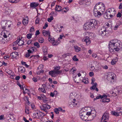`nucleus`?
<instances>
[{"instance_id":"nucleus-31","label":"nucleus","mask_w":122,"mask_h":122,"mask_svg":"<svg viewBox=\"0 0 122 122\" xmlns=\"http://www.w3.org/2000/svg\"><path fill=\"white\" fill-rule=\"evenodd\" d=\"M59 43L57 42V41L54 40L52 42V44L54 46H57Z\"/></svg>"},{"instance_id":"nucleus-62","label":"nucleus","mask_w":122,"mask_h":122,"mask_svg":"<svg viewBox=\"0 0 122 122\" xmlns=\"http://www.w3.org/2000/svg\"><path fill=\"white\" fill-rule=\"evenodd\" d=\"M32 80L35 82H36L37 81V79L35 77H34L32 78Z\"/></svg>"},{"instance_id":"nucleus-4","label":"nucleus","mask_w":122,"mask_h":122,"mask_svg":"<svg viewBox=\"0 0 122 122\" xmlns=\"http://www.w3.org/2000/svg\"><path fill=\"white\" fill-rule=\"evenodd\" d=\"M120 41L117 40H112L110 42L108 47H122V45L120 44Z\"/></svg>"},{"instance_id":"nucleus-42","label":"nucleus","mask_w":122,"mask_h":122,"mask_svg":"<svg viewBox=\"0 0 122 122\" xmlns=\"http://www.w3.org/2000/svg\"><path fill=\"white\" fill-rule=\"evenodd\" d=\"M73 61H77L78 60V59L76 58V55H75L72 58Z\"/></svg>"},{"instance_id":"nucleus-59","label":"nucleus","mask_w":122,"mask_h":122,"mask_svg":"<svg viewBox=\"0 0 122 122\" xmlns=\"http://www.w3.org/2000/svg\"><path fill=\"white\" fill-rule=\"evenodd\" d=\"M40 34V32L39 30H36V32L35 35L36 36H37Z\"/></svg>"},{"instance_id":"nucleus-47","label":"nucleus","mask_w":122,"mask_h":122,"mask_svg":"<svg viewBox=\"0 0 122 122\" xmlns=\"http://www.w3.org/2000/svg\"><path fill=\"white\" fill-rule=\"evenodd\" d=\"M87 118L88 117H87V116H84V117H81V119L83 120L86 121L87 120Z\"/></svg>"},{"instance_id":"nucleus-17","label":"nucleus","mask_w":122,"mask_h":122,"mask_svg":"<svg viewBox=\"0 0 122 122\" xmlns=\"http://www.w3.org/2000/svg\"><path fill=\"white\" fill-rule=\"evenodd\" d=\"M39 5V4L37 3L33 2L30 3V6L31 8H35Z\"/></svg>"},{"instance_id":"nucleus-12","label":"nucleus","mask_w":122,"mask_h":122,"mask_svg":"<svg viewBox=\"0 0 122 122\" xmlns=\"http://www.w3.org/2000/svg\"><path fill=\"white\" fill-rule=\"evenodd\" d=\"M99 95V96H97L96 98L94 99V101L96 100L97 99H98L100 98L102 99L103 98H106L107 97V95H103L102 96L101 95Z\"/></svg>"},{"instance_id":"nucleus-61","label":"nucleus","mask_w":122,"mask_h":122,"mask_svg":"<svg viewBox=\"0 0 122 122\" xmlns=\"http://www.w3.org/2000/svg\"><path fill=\"white\" fill-rule=\"evenodd\" d=\"M44 102H47L48 100H47V98L46 97L45 98L43 99Z\"/></svg>"},{"instance_id":"nucleus-60","label":"nucleus","mask_w":122,"mask_h":122,"mask_svg":"<svg viewBox=\"0 0 122 122\" xmlns=\"http://www.w3.org/2000/svg\"><path fill=\"white\" fill-rule=\"evenodd\" d=\"M20 77L19 76H16L15 77V79L17 81L18 80H19L20 78Z\"/></svg>"},{"instance_id":"nucleus-27","label":"nucleus","mask_w":122,"mask_h":122,"mask_svg":"<svg viewBox=\"0 0 122 122\" xmlns=\"http://www.w3.org/2000/svg\"><path fill=\"white\" fill-rule=\"evenodd\" d=\"M111 113L112 115L116 116H119V113H118L117 112L114 111H112L111 112Z\"/></svg>"},{"instance_id":"nucleus-49","label":"nucleus","mask_w":122,"mask_h":122,"mask_svg":"<svg viewBox=\"0 0 122 122\" xmlns=\"http://www.w3.org/2000/svg\"><path fill=\"white\" fill-rule=\"evenodd\" d=\"M122 14L120 12H119L118 13L117 15V17L120 18L121 17Z\"/></svg>"},{"instance_id":"nucleus-52","label":"nucleus","mask_w":122,"mask_h":122,"mask_svg":"<svg viewBox=\"0 0 122 122\" xmlns=\"http://www.w3.org/2000/svg\"><path fill=\"white\" fill-rule=\"evenodd\" d=\"M17 85L20 87V89H23V90L24 91V88L22 87L21 85L19 83H17Z\"/></svg>"},{"instance_id":"nucleus-19","label":"nucleus","mask_w":122,"mask_h":122,"mask_svg":"<svg viewBox=\"0 0 122 122\" xmlns=\"http://www.w3.org/2000/svg\"><path fill=\"white\" fill-rule=\"evenodd\" d=\"M122 24L121 22L120 21H119L117 23L116 25L114 27V30H116L117 28L119 27L120 25Z\"/></svg>"},{"instance_id":"nucleus-38","label":"nucleus","mask_w":122,"mask_h":122,"mask_svg":"<svg viewBox=\"0 0 122 122\" xmlns=\"http://www.w3.org/2000/svg\"><path fill=\"white\" fill-rule=\"evenodd\" d=\"M34 46H36L38 48H39L40 47L39 44L37 42H36L35 43H34Z\"/></svg>"},{"instance_id":"nucleus-23","label":"nucleus","mask_w":122,"mask_h":122,"mask_svg":"<svg viewBox=\"0 0 122 122\" xmlns=\"http://www.w3.org/2000/svg\"><path fill=\"white\" fill-rule=\"evenodd\" d=\"M61 7L59 5H56L55 8L56 10L57 11H61L62 9H61Z\"/></svg>"},{"instance_id":"nucleus-2","label":"nucleus","mask_w":122,"mask_h":122,"mask_svg":"<svg viewBox=\"0 0 122 122\" xmlns=\"http://www.w3.org/2000/svg\"><path fill=\"white\" fill-rule=\"evenodd\" d=\"M97 24V21L92 19L91 20L90 22H87L84 24L83 28L86 30L90 29L92 28H95Z\"/></svg>"},{"instance_id":"nucleus-39","label":"nucleus","mask_w":122,"mask_h":122,"mask_svg":"<svg viewBox=\"0 0 122 122\" xmlns=\"http://www.w3.org/2000/svg\"><path fill=\"white\" fill-rule=\"evenodd\" d=\"M93 112V111H92L91 112H86V116H90V117L91 115V114Z\"/></svg>"},{"instance_id":"nucleus-6","label":"nucleus","mask_w":122,"mask_h":122,"mask_svg":"<svg viewBox=\"0 0 122 122\" xmlns=\"http://www.w3.org/2000/svg\"><path fill=\"white\" fill-rule=\"evenodd\" d=\"M109 118L108 113L106 112L102 116L101 119L102 122H107Z\"/></svg>"},{"instance_id":"nucleus-35","label":"nucleus","mask_w":122,"mask_h":122,"mask_svg":"<svg viewBox=\"0 0 122 122\" xmlns=\"http://www.w3.org/2000/svg\"><path fill=\"white\" fill-rule=\"evenodd\" d=\"M55 70V73L56 74H61L62 72V70L59 71V70Z\"/></svg>"},{"instance_id":"nucleus-1","label":"nucleus","mask_w":122,"mask_h":122,"mask_svg":"<svg viewBox=\"0 0 122 122\" xmlns=\"http://www.w3.org/2000/svg\"><path fill=\"white\" fill-rule=\"evenodd\" d=\"M104 5L102 3L97 4L95 6L93 10L94 15L96 17H99L101 15L100 11L103 12L105 10Z\"/></svg>"},{"instance_id":"nucleus-54","label":"nucleus","mask_w":122,"mask_h":122,"mask_svg":"<svg viewBox=\"0 0 122 122\" xmlns=\"http://www.w3.org/2000/svg\"><path fill=\"white\" fill-rule=\"evenodd\" d=\"M29 90L28 89H27L26 88H25V90H24V93L25 94L26 93H28Z\"/></svg>"},{"instance_id":"nucleus-11","label":"nucleus","mask_w":122,"mask_h":122,"mask_svg":"<svg viewBox=\"0 0 122 122\" xmlns=\"http://www.w3.org/2000/svg\"><path fill=\"white\" fill-rule=\"evenodd\" d=\"M5 11L4 14L5 15H8L11 12V10L9 9L8 8L5 7Z\"/></svg>"},{"instance_id":"nucleus-25","label":"nucleus","mask_w":122,"mask_h":122,"mask_svg":"<svg viewBox=\"0 0 122 122\" xmlns=\"http://www.w3.org/2000/svg\"><path fill=\"white\" fill-rule=\"evenodd\" d=\"M97 83L96 82H95L94 83V84L90 88V89L92 90H94L95 89V88L96 87H97Z\"/></svg>"},{"instance_id":"nucleus-29","label":"nucleus","mask_w":122,"mask_h":122,"mask_svg":"<svg viewBox=\"0 0 122 122\" xmlns=\"http://www.w3.org/2000/svg\"><path fill=\"white\" fill-rule=\"evenodd\" d=\"M22 23L24 25H26L28 23V20H26L25 19H24L23 20Z\"/></svg>"},{"instance_id":"nucleus-48","label":"nucleus","mask_w":122,"mask_h":122,"mask_svg":"<svg viewBox=\"0 0 122 122\" xmlns=\"http://www.w3.org/2000/svg\"><path fill=\"white\" fill-rule=\"evenodd\" d=\"M43 52L44 55H46L47 53V49H43Z\"/></svg>"},{"instance_id":"nucleus-55","label":"nucleus","mask_w":122,"mask_h":122,"mask_svg":"<svg viewBox=\"0 0 122 122\" xmlns=\"http://www.w3.org/2000/svg\"><path fill=\"white\" fill-rule=\"evenodd\" d=\"M34 27L32 26L31 27L30 29V32H32L34 30Z\"/></svg>"},{"instance_id":"nucleus-36","label":"nucleus","mask_w":122,"mask_h":122,"mask_svg":"<svg viewBox=\"0 0 122 122\" xmlns=\"http://www.w3.org/2000/svg\"><path fill=\"white\" fill-rule=\"evenodd\" d=\"M112 23V21H108L107 23H106V24L108 27H110V26H111Z\"/></svg>"},{"instance_id":"nucleus-26","label":"nucleus","mask_w":122,"mask_h":122,"mask_svg":"<svg viewBox=\"0 0 122 122\" xmlns=\"http://www.w3.org/2000/svg\"><path fill=\"white\" fill-rule=\"evenodd\" d=\"M24 44L23 41L21 40H19L17 42V44L18 45L21 46L23 45Z\"/></svg>"},{"instance_id":"nucleus-24","label":"nucleus","mask_w":122,"mask_h":122,"mask_svg":"<svg viewBox=\"0 0 122 122\" xmlns=\"http://www.w3.org/2000/svg\"><path fill=\"white\" fill-rule=\"evenodd\" d=\"M81 81L82 82H84L85 84H87L88 83V79L85 78H83V79L81 80Z\"/></svg>"},{"instance_id":"nucleus-44","label":"nucleus","mask_w":122,"mask_h":122,"mask_svg":"<svg viewBox=\"0 0 122 122\" xmlns=\"http://www.w3.org/2000/svg\"><path fill=\"white\" fill-rule=\"evenodd\" d=\"M117 61H116V59L112 60L111 62V64L112 65H114L116 63Z\"/></svg>"},{"instance_id":"nucleus-33","label":"nucleus","mask_w":122,"mask_h":122,"mask_svg":"<svg viewBox=\"0 0 122 122\" xmlns=\"http://www.w3.org/2000/svg\"><path fill=\"white\" fill-rule=\"evenodd\" d=\"M39 90L40 91H41L43 93H45L46 92V91L45 90V89L44 88H39Z\"/></svg>"},{"instance_id":"nucleus-56","label":"nucleus","mask_w":122,"mask_h":122,"mask_svg":"<svg viewBox=\"0 0 122 122\" xmlns=\"http://www.w3.org/2000/svg\"><path fill=\"white\" fill-rule=\"evenodd\" d=\"M110 93L111 94H113V96H116L117 95V94H116V93H114L113 92H110Z\"/></svg>"},{"instance_id":"nucleus-46","label":"nucleus","mask_w":122,"mask_h":122,"mask_svg":"<svg viewBox=\"0 0 122 122\" xmlns=\"http://www.w3.org/2000/svg\"><path fill=\"white\" fill-rule=\"evenodd\" d=\"M54 112L56 114H59V111L58 110L57 108H55L54 109Z\"/></svg>"},{"instance_id":"nucleus-51","label":"nucleus","mask_w":122,"mask_h":122,"mask_svg":"<svg viewBox=\"0 0 122 122\" xmlns=\"http://www.w3.org/2000/svg\"><path fill=\"white\" fill-rule=\"evenodd\" d=\"M40 20V19L39 18H37L35 21L36 24H37L39 23Z\"/></svg>"},{"instance_id":"nucleus-30","label":"nucleus","mask_w":122,"mask_h":122,"mask_svg":"<svg viewBox=\"0 0 122 122\" xmlns=\"http://www.w3.org/2000/svg\"><path fill=\"white\" fill-rule=\"evenodd\" d=\"M5 39L2 37L0 36V43H4Z\"/></svg>"},{"instance_id":"nucleus-13","label":"nucleus","mask_w":122,"mask_h":122,"mask_svg":"<svg viewBox=\"0 0 122 122\" xmlns=\"http://www.w3.org/2000/svg\"><path fill=\"white\" fill-rule=\"evenodd\" d=\"M46 105L45 104H44L41 106H40V108L41 110H43L46 113H48V112L47 110L46 109Z\"/></svg>"},{"instance_id":"nucleus-32","label":"nucleus","mask_w":122,"mask_h":122,"mask_svg":"<svg viewBox=\"0 0 122 122\" xmlns=\"http://www.w3.org/2000/svg\"><path fill=\"white\" fill-rule=\"evenodd\" d=\"M117 112L119 113V116L121 115H122V108H120Z\"/></svg>"},{"instance_id":"nucleus-40","label":"nucleus","mask_w":122,"mask_h":122,"mask_svg":"<svg viewBox=\"0 0 122 122\" xmlns=\"http://www.w3.org/2000/svg\"><path fill=\"white\" fill-rule=\"evenodd\" d=\"M54 18L52 16H51L50 18H48L47 20L49 22H50Z\"/></svg>"},{"instance_id":"nucleus-9","label":"nucleus","mask_w":122,"mask_h":122,"mask_svg":"<svg viewBox=\"0 0 122 122\" xmlns=\"http://www.w3.org/2000/svg\"><path fill=\"white\" fill-rule=\"evenodd\" d=\"M10 34L6 30H4L1 32V34L4 38H6L7 37H9L8 35Z\"/></svg>"},{"instance_id":"nucleus-34","label":"nucleus","mask_w":122,"mask_h":122,"mask_svg":"<svg viewBox=\"0 0 122 122\" xmlns=\"http://www.w3.org/2000/svg\"><path fill=\"white\" fill-rule=\"evenodd\" d=\"M48 40L49 41H53V42L55 40L54 38H52L51 36L50 35H49L48 36Z\"/></svg>"},{"instance_id":"nucleus-43","label":"nucleus","mask_w":122,"mask_h":122,"mask_svg":"<svg viewBox=\"0 0 122 122\" xmlns=\"http://www.w3.org/2000/svg\"><path fill=\"white\" fill-rule=\"evenodd\" d=\"M39 42L42 43L44 42V39L42 38H39Z\"/></svg>"},{"instance_id":"nucleus-16","label":"nucleus","mask_w":122,"mask_h":122,"mask_svg":"<svg viewBox=\"0 0 122 122\" xmlns=\"http://www.w3.org/2000/svg\"><path fill=\"white\" fill-rule=\"evenodd\" d=\"M55 70H52L50 71L49 72V74L51 75L52 77H55L56 76L55 74Z\"/></svg>"},{"instance_id":"nucleus-18","label":"nucleus","mask_w":122,"mask_h":122,"mask_svg":"<svg viewBox=\"0 0 122 122\" xmlns=\"http://www.w3.org/2000/svg\"><path fill=\"white\" fill-rule=\"evenodd\" d=\"M75 51L77 52H79L81 50V48L78 46H74Z\"/></svg>"},{"instance_id":"nucleus-63","label":"nucleus","mask_w":122,"mask_h":122,"mask_svg":"<svg viewBox=\"0 0 122 122\" xmlns=\"http://www.w3.org/2000/svg\"><path fill=\"white\" fill-rule=\"evenodd\" d=\"M95 68V67L94 66H93L92 65L91 66V67H90V69L92 70H93Z\"/></svg>"},{"instance_id":"nucleus-53","label":"nucleus","mask_w":122,"mask_h":122,"mask_svg":"<svg viewBox=\"0 0 122 122\" xmlns=\"http://www.w3.org/2000/svg\"><path fill=\"white\" fill-rule=\"evenodd\" d=\"M29 109L28 108H26L25 109V113L26 114H29Z\"/></svg>"},{"instance_id":"nucleus-7","label":"nucleus","mask_w":122,"mask_h":122,"mask_svg":"<svg viewBox=\"0 0 122 122\" xmlns=\"http://www.w3.org/2000/svg\"><path fill=\"white\" fill-rule=\"evenodd\" d=\"M106 28L105 27H103L99 30V35H101L102 36H104L106 35Z\"/></svg>"},{"instance_id":"nucleus-20","label":"nucleus","mask_w":122,"mask_h":122,"mask_svg":"<svg viewBox=\"0 0 122 122\" xmlns=\"http://www.w3.org/2000/svg\"><path fill=\"white\" fill-rule=\"evenodd\" d=\"M71 103L73 105V106H75V107H77L78 103L77 101H76V100L75 99H74L73 100V101H72Z\"/></svg>"},{"instance_id":"nucleus-3","label":"nucleus","mask_w":122,"mask_h":122,"mask_svg":"<svg viewBox=\"0 0 122 122\" xmlns=\"http://www.w3.org/2000/svg\"><path fill=\"white\" fill-rule=\"evenodd\" d=\"M116 13V11L113 8H109L104 14V17L106 19H109L113 17Z\"/></svg>"},{"instance_id":"nucleus-41","label":"nucleus","mask_w":122,"mask_h":122,"mask_svg":"<svg viewBox=\"0 0 122 122\" xmlns=\"http://www.w3.org/2000/svg\"><path fill=\"white\" fill-rule=\"evenodd\" d=\"M32 34L31 33H29L27 35V37L28 39H30L32 35Z\"/></svg>"},{"instance_id":"nucleus-10","label":"nucleus","mask_w":122,"mask_h":122,"mask_svg":"<svg viewBox=\"0 0 122 122\" xmlns=\"http://www.w3.org/2000/svg\"><path fill=\"white\" fill-rule=\"evenodd\" d=\"M109 51L111 52L113 51V50H115L116 51H118L120 49L122 48V46H120L119 47H108Z\"/></svg>"},{"instance_id":"nucleus-21","label":"nucleus","mask_w":122,"mask_h":122,"mask_svg":"<svg viewBox=\"0 0 122 122\" xmlns=\"http://www.w3.org/2000/svg\"><path fill=\"white\" fill-rule=\"evenodd\" d=\"M42 33L43 35L45 37L47 36L48 35H50V32L47 31L45 30H44L43 31Z\"/></svg>"},{"instance_id":"nucleus-37","label":"nucleus","mask_w":122,"mask_h":122,"mask_svg":"<svg viewBox=\"0 0 122 122\" xmlns=\"http://www.w3.org/2000/svg\"><path fill=\"white\" fill-rule=\"evenodd\" d=\"M110 101V100L108 98H106L103 99L102 102H108Z\"/></svg>"},{"instance_id":"nucleus-64","label":"nucleus","mask_w":122,"mask_h":122,"mask_svg":"<svg viewBox=\"0 0 122 122\" xmlns=\"http://www.w3.org/2000/svg\"><path fill=\"white\" fill-rule=\"evenodd\" d=\"M25 56V57H28L30 56V55L29 53H28L26 54Z\"/></svg>"},{"instance_id":"nucleus-14","label":"nucleus","mask_w":122,"mask_h":122,"mask_svg":"<svg viewBox=\"0 0 122 122\" xmlns=\"http://www.w3.org/2000/svg\"><path fill=\"white\" fill-rule=\"evenodd\" d=\"M19 72H21V73L24 72L25 71V68L23 66H19L18 68Z\"/></svg>"},{"instance_id":"nucleus-57","label":"nucleus","mask_w":122,"mask_h":122,"mask_svg":"<svg viewBox=\"0 0 122 122\" xmlns=\"http://www.w3.org/2000/svg\"><path fill=\"white\" fill-rule=\"evenodd\" d=\"M89 76H92L94 75V73L93 72H91L89 73Z\"/></svg>"},{"instance_id":"nucleus-8","label":"nucleus","mask_w":122,"mask_h":122,"mask_svg":"<svg viewBox=\"0 0 122 122\" xmlns=\"http://www.w3.org/2000/svg\"><path fill=\"white\" fill-rule=\"evenodd\" d=\"M82 41L83 42H86V44L87 45H89L91 43V41L89 37L86 36L84 38L82 39Z\"/></svg>"},{"instance_id":"nucleus-50","label":"nucleus","mask_w":122,"mask_h":122,"mask_svg":"<svg viewBox=\"0 0 122 122\" xmlns=\"http://www.w3.org/2000/svg\"><path fill=\"white\" fill-rule=\"evenodd\" d=\"M54 68V69L55 70H59L60 69V67L59 66L55 67Z\"/></svg>"},{"instance_id":"nucleus-5","label":"nucleus","mask_w":122,"mask_h":122,"mask_svg":"<svg viewBox=\"0 0 122 122\" xmlns=\"http://www.w3.org/2000/svg\"><path fill=\"white\" fill-rule=\"evenodd\" d=\"M12 24V22L10 21L7 22L6 20H3L1 22L2 28L4 30L6 29L7 30L9 29L10 25Z\"/></svg>"},{"instance_id":"nucleus-22","label":"nucleus","mask_w":122,"mask_h":122,"mask_svg":"<svg viewBox=\"0 0 122 122\" xmlns=\"http://www.w3.org/2000/svg\"><path fill=\"white\" fill-rule=\"evenodd\" d=\"M86 112H83L81 111L79 113V115L80 116V118L81 117H84L86 115Z\"/></svg>"},{"instance_id":"nucleus-15","label":"nucleus","mask_w":122,"mask_h":122,"mask_svg":"<svg viewBox=\"0 0 122 122\" xmlns=\"http://www.w3.org/2000/svg\"><path fill=\"white\" fill-rule=\"evenodd\" d=\"M96 111L95 110H93V112L91 113V116L90 117L91 118V119H90V120H92L94 117H95L96 115Z\"/></svg>"},{"instance_id":"nucleus-28","label":"nucleus","mask_w":122,"mask_h":122,"mask_svg":"<svg viewBox=\"0 0 122 122\" xmlns=\"http://www.w3.org/2000/svg\"><path fill=\"white\" fill-rule=\"evenodd\" d=\"M17 53L16 52H13L10 54V56L13 58H14L16 57V56L17 54Z\"/></svg>"},{"instance_id":"nucleus-45","label":"nucleus","mask_w":122,"mask_h":122,"mask_svg":"<svg viewBox=\"0 0 122 122\" xmlns=\"http://www.w3.org/2000/svg\"><path fill=\"white\" fill-rule=\"evenodd\" d=\"M39 57V56L38 55H33L31 56L30 57V58H31L32 57H33L35 59L36 58H38Z\"/></svg>"},{"instance_id":"nucleus-58","label":"nucleus","mask_w":122,"mask_h":122,"mask_svg":"<svg viewBox=\"0 0 122 122\" xmlns=\"http://www.w3.org/2000/svg\"><path fill=\"white\" fill-rule=\"evenodd\" d=\"M45 104L46 105V107H47L46 108L47 109H50L51 108L50 106L49 105H48L47 104Z\"/></svg>"}]
</instances>
